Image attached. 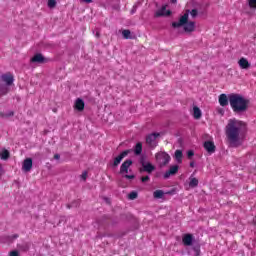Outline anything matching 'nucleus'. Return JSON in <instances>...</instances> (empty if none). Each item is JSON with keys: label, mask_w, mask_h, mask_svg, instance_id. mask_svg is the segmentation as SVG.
Instances as JSON below:
<instances>
[{"label": "nucleus", "mask_w": 256, "mask_h": 256, "mask_svg": "<svg viewBox=\"0 0 256 256\" xmlns=\"http://www.w3.org/2000/svg\"><path fill=\"white\" fill-rule=\"evenodd\" d=\"M225 135L230 147H241L247 137V122L237 118L229 119L225 126Z\"/></svg>", "instance_id": "obj_1"}, {"label": "nucleus", "mask_w": 256, "mask_h": 256, "mask_svg": "<svg viewBox=\"0 0 256 256\" xmlns=\"http://www.w3.org/2000/svg\"><path fill=\"white\" fill-rule=\"evenodd\" d=\"M229 103L234 113H245L249 109V100L239 94H231Z\"/></svg>", "instance_id": "obj_2"}, {"label": "nucleus", "mask_w": 256, "mask_h": 256, "mask_svg": "<svg viewBox=\"0 0 256 256\" xmlns=\"http://www.w3.org/2000/svg\"><path fill=\"white\" fill-rule=\"evenodd\" d=\"M189 21V12H186L184 15H182L179 19L178 22H173L172 26L173 27H183L184 26V31L186 33H193L195 31V22Z\"/></svg>", "instance_id": "obj_3"}, {"label": "nucleus", "mask_w": 256, "mask_h": 256, "mask_svg": "<svg viewBox=\"0 0 256 256\" xmlns=\"http://www.w3.org/2000/svg\"><path fill=\"white\" fill-rule=\"evenodd\" d=\"M14 81L13 74H2L0 77V95H7L11 91V85H13Z\"/></svg>", "instance_id": "obj_4"}, {"label": "nucleus", "mask_w": 256, "mask_h": 256, "mask_svg": "<svg viewBox=\"0 0 256 256\" xmlns=\"http://www.w3.org/2000/svg\"><path fill=\"white\" fill-rule=\"evenodd\" d=\"M131 165H133V161L132 160H126L122 163L121 167H120V174L123 175V177H125V179H135V175L134 174H129L131 169Z\"/></svg>", "instance_id": "obj_5"}, {"label": "nucleus", "mask_w": 256, "mask_h": 256, "mask_svg": "<svg viewBox=\"0 0 256 256\" xmlns=\"http://www.w3.org/2000/svg\"><path fill=\"white\" fill-rule=\"evenodd\" d=\"M155 159L159 167H165L166 165H169L171 156H169L167 152H158L155 154Z\"/></svg>", "instance_id": "obj_6"}, {"label": "nucleus", "mask_w": 256, "mask_h": 256, "mask_svg": "<svg viewBox=\"0 0 256 256\" xmlns=\"http://www.w3.org/2000/svg\"><path fill=\"white\" fill-rule=\"evenodd\" d=\"M182 243L184 245V247H191V245H193L195 243V236H193V234H183L182 235Z\"/></svg>", "instance_id": "obj_7"}, {"label": "nucleus", "mask_w": 256, "mask_h": 256, "mask_svg": "<svg viewBox=\"0 0 256 256\" xmlns=\"http://www.w3.org/2000/svg\"><path fill=\"white\" fill-rule=\"evenodd\" d=\"M33 169V160L31 158H26L22 163V171L29 173Z\"/></svg>", "instance_id": "obj_8"}, {"label": "nucleus", "mask_w": 256, "mask_h": 256, "mask_svg": "<svg viewBox=\"0 0 256 256\" xmlns=\"http://www.w3.org/2000/svg\"><path fill=\"white\" fill-rule=\"evenodd\" d=\"M129 153H131V150L123 151L120 155H118L114 159L113 166L117 167V165H119L121 163V161H123V159H125V157H127V155H129Z\"/></svg>", "instance_id": "obj_9"}, {"label": "nucleus", "mask_w": 256, "mask_h": 256, "mask_svg": "<svg viewBox=\"0 0 256 256\" xmlns=\"http://www.w3.org/2000/svg\"><path fill=\"white\" fill-rule=\"evenodd\" d=\"M140 163L146 173H153V171H155V166L151 164V162H145V160L142 159Z\"/></svg>", "instance_id": "obj_10"}, {"label": "nucleus", "mask_w": 256, "mask_h": 256, "mask_svg": "<svg viewBox=\"0 0 256 256\" xmlns=\"http://www.w3.org/2000/svg\"><path fill=\"white\" fill-rule=\"evenodd\" d=\"M155 15L156 17H169V15H171V10H167V5H164L161 9L156 11Z\"/></svg>", "instance_id": "obj_11"}, {"label": "nucleus", "mask_w": 256, "mask_h": 256, "mask_svg": "<svg viewBox=\"0 0 256 256\" xmlns=\"http://www.w3.org/2000/svg\"><path fill=\"white\" fill-rule=\"evenodd\" d=\"M238 65L240 69H244V70L251 69V63L245 57H242L238 60Z\"/></svg>", "instance_id": "obj_12"}, {"label": "nucleus", "mask_w": 256, "mask_h": 256, "mask_svg": "<svg viewBox=\"0 0 256 256\" xmlns=\"http://www.w3.org/2000/svg\"><path fill=\"white\" fill-rule=\"evenodd\" d=\"M157 137H159V134H150L146 138V142L150 147H157Z\"/></svg>", "instance_id": "obj_13"}, {"label": "nucleus", "mask_w": 256, "mask_h": 256, "mask_svg": "<svg viewBox=\"0 0 256 256\" xmlns=\"http://www.w3.org/2000/svg\"><path fill=\"white\" fill-rule=\"evenodd\" d=\"M179 171L178 165H173L169 168L168 171L164 173V179H169L171 175H176V173Z\"/></svg>", "instance_id": "obj_14"}, {"label": "nucleus", "mask_w": 256, "mask_h": 256, "mask_svg": "<svg viewBox=\"0 0 256 256\" xmlns=\"http://www.w3.org/2000/svg\"><path fill=\"white\" fill-rule=\"evenodd\" d=\"M218 102L221 107H227V105H229V98H227V94H221L218 98Z\"/></svg>", "instance_id": "obj_15"}, {"label": "nucleus", "mask_w": 256, "mask_h": 256, "mask_svg": "<svg viewBox=\"0 0 256 256\" xmlns=\"http://www.w3.org/2000/svg\"><path fill=\"white\" fill-rule=\"evenodd\" d=\"M74 109H76L77 111H83V109H85V102L83 101V99H76Z\"/></svg>", "instance_id": "obj_16"}, {"label": "nucleus", "mask_w": 256, "mask_h": 256, "mask_svg": "<svg viewBox=\"0 0 256 256\" xmlns=\"http://www.w3.org/2000/svg\"><path fill=\"white\" fill-rule=\"evenodd\" d=\"M204 149H206L208 153H215V144L211 141H206L204 143Z\"/></svg>", "instance_id": "obj_17"}, {"label": "nucleus", "mask_w": 256, "mask_h": 256, "mask_svg": "<svg viewBox=\"0 0 256 256\" xmlns=\"http://www.w3.org/2000/svg\"><path fill=\"white\" fill-rule=\"evenodd\" d=\"M30 61L31 63H45V58L41 54H36Z\"/></svg>", "instance_id": "obj_18"}, {"label": "nucleus", "mask_w": 256, "mask_h": 256, "mask_svg": "<svg viewBox=\"0 0 256 256\" xmlns=\"http://www.w3.org/2000/svg\"><path fill=\"white\" fill-rule=\"evenodd\" d=\"M174 157L177 163H183V152L181 150H176Z\"/></svg>", "instance_id": "obj_19"}, {"label": "nucleus", "mask_w": 256, "mask_h": 256, "mask_svg": "<svg viewBox=\"0 0 256 256\" xmlns=\"http://www.w3.org/2000/svg\"><path fill=\"white\" fill-rule=\"evenodd\" d=\"M202 115H203V113L201 112V109H199V107H197V106H194L193 107V117H194V119H199Z\"/></svg>", "instance_id": "obj_20"}, {"label": "nucleus", "mask_w": 256, "mask_h": 256, "mask_svg": "<svg viewBox=\"0 0 256 256\" xmlns=\"http://www.w3.org/2000/svg\"><path fill=\"white\" fill-rule=\"evenodd\" d=\"M9 155V151L7 149L0 150V159H2V161H7V159H9Z\"/></svg>", "instance_id": "obj_21"}, {"label": "nucleus", "mask_w": 256, "mask_h": 256, "mask_svg": "<svg viewBox=\"0 0 256 256\" xmlns=\"http://www.w3.org/2000/svg\"><path fill=\"white\" fill-rule=\"evenodd\" d=\"M164 196H165V192L163 190H156L153 193L154 199H163Z\"/></svg>", "instance_id": "obj_22"}, {"label": "nucleus", "mask_w": 256, "mask_h": 256, "mask_svg": "<svg viewBox=\"0 0 256 256\" xmlns=\"http://www.w3.org/2000/svg\"><path fill=\"white\" fill-rule=\"evenodd\" d=\"M143 151V146L141 143H137L134 149L135 155H141V152Z\"/></svg>", "instance_id": "obj_23"}, {"label": "nucleus", "mask_w": 256, "mask_h": 256, "mask_svg": "<svg viewBox=\"0 0 256 256\" xmlns=\"http://www.w3.org/2000/svg\"><path fill=\"white\" fill-rule=\"evenodd\" d=\"M197 185H199V180H197V178H190V182H189V187H197Z\"/></svg>", "instance_id": "obj_24"}, {"label": "nucleus", "mask_w": 256, "mask_h": 256, "mask_svg": "<svg viewBox=\"0 0 256 256\" xmlns=\"http://www.w3.org/2000/svg\"><path fill=\"white\" fill-rule=\"evenodd\" d=\"M122 35H123L124 39H131V31H129V30L122 31Z\"/></svg>", "instance_id": "obj_25"}, {"label": "nucleus", "mask_w": 256, "mask_h": 256, "mask_svg": "<svg viewBox=\"0 0 256 256\" xmlns=\"http://www.w3.org/2000/svg\"><path fill=\"white\" fill-rule=\"evenodd\" d=\"M250 9H256V0H247Z\"/></svg>", "instance_id": "obj_26"}, {"label": "nucleus", "mask_w": 256, "mask_h": 256, "mask_svg": "<svg viewBox=\"0 0 256 256\" xmlns=\"http://www.w3.org/2000/svg\"><path fill=\"white\" fill-rule=\"evenodd\" d=\"M69 219H71V218L62 216V217L60 218L59 224L61 225V223H63V224H65V223H70Z\"/></svg>", "instance_id": "obj_27"}, {"label": "nucleus", "mask_w": 256, "mask_h": 256, "mask_svg": "<svg viewBox=\"0 0 256 256\" xmlns=\"http://www.w3.org/2000/svg\"><path fill=\"white\" fill-rule=\"evenodd\" d=\"M56 5H57V1L55 0L48 1V7H50V9H53V7H55Z\"/></svg>", "instance_id": "obj_28"}, {"label": "nucleus", "mask_w": 256, "mask_h": 256, "mask_svg": "<svg viewBox=\"0 0 256 256\" xmlns=\"http://www.w3.org/2000/svg\"><path fill=\"white\" fill-rule=\"evenodd\" d=\"M129 199L133 201L137 197V192L133 191L128 195Z\"/></svg>", "instance_id": "obj_29"}, {"label": "nucleus", "mask_w": 256, "mask_h": 256, "mask_svg": "<svg viewBox=\"0 0 256 256\" xmlns=\"http://www.w3.org/2000/svg\"><path fill=\"white\" fill-rule=\"evenodd\" d=\"M190 15H191L192 19H195V17H197V10L193 9L192 11H190Z\"/></svg>", "instance_id": "obj_30"}, {"label": "nucleus", "mask_w": 256, "mask_h": 256, "mask_svg": "<svg viewBox=\"0 0 256 256\" xmlns=\"http://www.w3.org/2000/svg\"><path fill=\"white\" fill-rule=\"evenodd\" d=\"M193 155H195V153L193 152V150H189V151L187 152L188 159H191V157H193Z\"/></svg>", "instance_id": "obj_31"}, {"label": "nucleus", "mask_w": 256, "mask_h": 256, "mask_svg": "<svg viewBox=\"0 0 256 256\" xmlns=\"http://www.w3.org/2000/svg\"><path fill=\"white\" fill-rule=\"evenodd\" d=\"M10 256H19V252L17 250L11 251Z\"/></svg>", "instance_id": "obj_32"}, {"label": "nucleus", "mask_w": 256, "mask_h": 256, "mask_svg": "<svg viewBox=\"0 0 256 256\" xmlns=\"http://www.w3.org/2000/svg\"><path fill=\"white\" fill-rule=\"evenodd\" d=\"M142 183H146V181H149V176H144L141 178Z\"/></svg>", "instance_id": "obj_33"}, {"label": "nucleus", "mask_w": 256, "mask_h": 256, "mask_svg": "<svg viewBox=\"0 0 256 256\" xmlns=\"http://www.w3.org/2000/svg\"><path fill=\"white\" fill-rule=\"evenodd\" d=\"M81 179H83V181H85L87 179V172L82 173Z\"/></svg>", "instance_id": "obj_34"}, {"label": "nucleus", "mask_w": 256, "mask_h": 256, "mask_svg": "<svg viewBox=\"0 0 256 256\" xmlns=\"http://www.w3.org/2000/svg\"><path fill=\"white\" fill-rule=\"evenodd\" d=\"M135 11H137V6H133V9L131 11V14L133 15V13H135Z\"/></svg>", "instance_id": "obj_35"}, {"label": "nucleus", "mask_w": 256, "mask_h": 256, "mask_svg": "<svg viewBox=\"0 0 256 256\" xmlns=\"http://www.w3.org/2000/svg\"><path fill=\"white\" fill-rule=\"evenodd\" d=\"M60 157H61V156H60L59 154H56V155L54 156V159L59 160Z\"/></svg>", "instance_id": "obj_36"}, {"label": "nucleus", "mask_w": 256, "mask_h": 256, "mask_svg": "<svg viewBox=\"0 0 256 256\" xmlns=\"http://www.w3.org/2000/svg\"><path fill=\"white\" fill-rule=\"evenodd\" d=\"M3 173V165L0 163V175Z\"/></svg>", "instance_id": "obj_37"}, {"label": "nucleus", "mask_w": 256, "mask_h": 256, "mask_svg": "<svg viewBox=\"0 0 256 256\" xmlns=\"http://www.w3.org/2000/svg\"><path fill=\"white\" fill-rule=\"evenodd\" d=\"M84 3H93V0H83Z\"/></svg>", "instance_id": "obj_38"}, {"label": "nucleus", "mask_w": 256, "mask_h": 256, "mask_svg": "<svg viewBox=\"0 0 256 256\" xmlns=\"http://www.w3.org/2000/svg\"><path fill=\"white\" fill-rule=\"evenodd\" d=\"M218 113H220V115H223L224 113L223 109H218Z\"/></svg>", "instance_id": "obj_39"}, {"label": "nucleus", "mask_w": 256, "mask_h": 256, "mask_svg": "<svg viewBox=\"0 0 256 256\" xmlns=\"http://www.w3.org/2000/svg\"><path fill=\"white\" fill-rule=\"evenodd\" d=\"M190 167H195V162H191Z\"/></svg>", "instance_id": "obj_40"}, {"label": "nucleus", "mask_w": 256, "mask_h": 256, "mask_svg": "<svg viewBox=\"0 0 256 256\" xmlns=\"http://www.w3.org/2000/svg\"><path fill=\"white\" fill-rule=\"evenodd\" d=\"M171 3H177V0H171Z\"/></svg>", "instance_id": "obj_41"}, {"label": "nucleus", "mask_w": 256, "mask_h": 256, "mask_svg": "<svg viewBox=\"0 0 256 256\" xmlns=\"http://www.w3.org/2000/svg\"><path fill=\"white\" fill-rule=\"evenodd\" d=\"M14 238H15V239H17V235H16V236H14Z\"/></svg>", "instance_id": "obj_42"}]
</instances>
